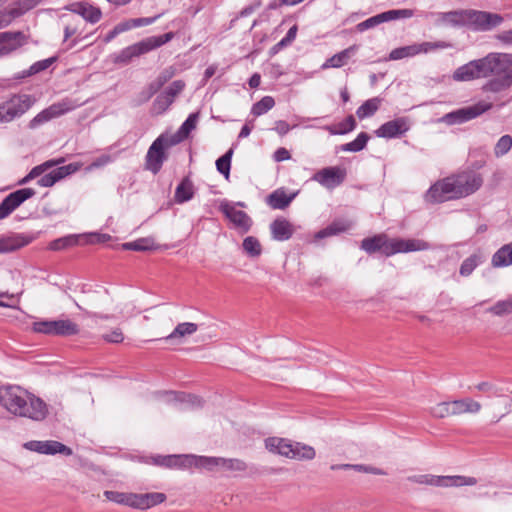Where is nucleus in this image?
Returning <instances> with one entry per match:
<instances>
[{"label": "nucleus", "instance_id": "nucleus-39", "mask_svg": "<svg viewBox=\"0 0 512 512\" xmlns=\"http://www.w3.org/2000/svg\"><path fill=\"white\" fill-rule=\"evenodd\" d=\"M474 388L482 393H485L488 398L491 397H504L505 390L503 387L498 386L495 383L483 381L474 386Z\"/></svg>", "mask_w": 512, "mask_h": 512}, {"label": "nucleus", "instance_id": "nucleus-62", "mask_svg": "<svg viewBox=\"0 0 512 512\" xmlns=\"http://www.w3.org/2000/svg\"><path fill=\"white\" fill-rule=\"evenodd\" d=\"M42 0H19L16 4V8L21 15H23L25 12L29 11L30 9L37 6L39 3H41Z\"/></svg>", "mask_w": 512, "mask_h": 512}, {"label": "nucleus", "instance_id": "nucleus-55", "mask_svg": "<svg viewBox=\"0 0 512 512\" xmlns=\"http://www.w3.org/2000/svg\"><path fill=\"white\" fill-rule=\"evenodd\" d=\"M243 249L245 250V252L247 254H249L250 256H253V257L259 256L261 253V245H260L259 241L252 236L246 237L244 239Z\"/></svg>", "mask_w": 512, "mask_h": 512}, {"label": "nucleus", "instance_id": "nucleus-38", "mask_svg": "<svg viewBox=\"0 0 512 512\" xmlns=\"http://www.w3.org/2000/svg\"><path fill=\"white\" fill-rule=\"evenodd\" d=\"M53 326V335L69 336L79 331L77 324L71 320H54Z\"/></svg>", "mask_w": 512, "mask_h": 512}, {"label": "nucleus", "instance_id": "nucleus-11", "mask_svg": "<svg viewBox=\"0 0 512 512\" xmlns=\"http://www.w3.org/2000/svg\"><path fill=\"white\" fill-rule=\"evenodd\" d=\"M492 106L493 105L491 102L482 100L474 105L466 106L447 113L442 117L441 120L448 125L462 124L477 118L486 111L490 110Z\"/></svg>", "mask_w": 512, "mask_h": 512}, {"label": "nucleus", "instance_id": "nucleus-24", "mask_svg": "<svg viewBox=\"0 0 512 512\" xmlns=\"http://www.w3.org/2000/svg\"><path fill=\"white\" fill-rule=\"evenodd\" d=\"M65 8L75 13L77 17L81 18L84 21V23H97L102 16V12L99 8L89 5L85 2L73 3L66 6Z\"/></svg>", "mask_w": 512, "mask_h": 512}, {"label": "nucleus", "instance_id": "nucleus-17", "mask_svg": "<svg viewBox=\"0 0 512 512\" xmlns=\"http://www.w3.org/2000/svg\"><path fill=\"white\" fill-rule=\"evenodd\" d=\"M61 20L64 23V42L73 38L69 43V48L86 39L87 36H82L86 25L81 18L74 15H62Z\"/></svg>", "mask_w": 512, "mask_h": 512}, {"label": "nucleus", "instance_id": "nucleus-36", "mask_svg": "<svg viewBox=\"0 0 512 512\" xmlns=\"http://www.w3.org/2000/svg\"><path fill=\"white\" fill-rule=\"evenodd\" d=\"M193 195L194 185L188 177H185L175 190V201L181 204L191 200Z\"/></svg>", "mask_w": 512, "mask_h": 512}, {"label": "nucleus", "instance_id": "nucleus-54", "mask_svg": "<svg viewBox=\"0 0 512 512\" xmlns=\"http://www.w3.org/2000/svg\"><path fill=\"white\" fill-rule=\"evenodd\" d=\"M63 162H64V158H59V159H56V160H49V161L44 162L41 165L35 166L29 172L30 173V177L29 178L35 179V178L41 176L42 174H44V172L47 171L49 168H51L53 166H56L58 164H61Z\"/></svg>", "mask_w": 512, "mask_h": 512}, {"label": "nucleus", "instance_id": "nucleus-26", "mask_svg": "<svg viewBox=\"0 0 512 512\" xmlns=\"http://www.w3.org/2000/svg\"><path fill=\"white\" fill-rule=\"evenodd\" d=\"M31 239L22 234L0 235V254L14 252L30 243Z\"/></svg>", "mask_w": 512, "mask_h": 512}, {"label": "nucleus", "instance_id": "nucleus-18", "mask_svg": "<svg viewBox=\"0 0 512 512\" xmlns=\"http://www.w3.org/2000/svg\"><path fill=\"white\" fill-rule=\"evenodd\" d=\"M24 448L29 451L45 455L62 454L65 456H71L73 454L71 448L55 440L28 441L24 444Z\"/></svg>", "mask_w": 512, "mask_h": 512}, {"label": "nucleus", "instance_id": "nucleus-8", "mask_svg": "<svg viewBox=\"0 0 512 512\" xmlns=\"http://www.w3.org/2000/svg\"><path fill=\"white\" fill-rule=\"evenodd\" d=\"M33 99L27 94H15L0 103V124L13 121L30 109Z\"/></svg>", "mask_w": 512, "mask_h": 512}, {"label": "nucleus", "instance_id": "nucleus-25", "mask_svg": "<svg viewBox=\"0 0 512 512\" xmlns=\"http://www.w3.org/2000/svg\"><path fill=\"white\" fill-rule=\"evenodd\" d=\"M430 248V244L421 239H393V251L397 253H408L416 251H424Z\"/></svg>", "mask_w": 512, "mask_h": 512}, {"label": "nucleus", "instance_id": "nucleus-16", "mask_svg": "<svg viewBox=\"0 0 512 512\" xmlns=\"http://www.w3.org/2000/svg\"><path fill=\"white\" fill-rule=\"evenodd\" d=\"M346 177V170L339 166L327 167L312 176V180L326 189L332 190L341 185Z\"/></svg>", "mask_w": 512, "mask_h": 512}, {"label": "nucleus", "instance_id": "nucleus-56", "mask_svg": "<svg viewBox=\"0 0 512 512\" xmlns=\"http://www.w3.org/2000/svg\"><path fill=\"white\" fill-rule=\"evenodd\" d=\"M171 97H169L164 92L157 96L153 103V110L160 114L168 109V107L173 103Z\"/></svg>", "mask_w": 512, "mask_h": 512}, {"label": "nucleus", "instance_id": "nucleus-47", "mask_svg": "<svg viewBox=\"0 0 512 512\" xmlns=\"http://www.w3.org/2000/svg\"><path fill=\"white\" fill-rule=\"evenodd\" d=\"M247 465L244 461L234 458H220V470L224 471H245Z\"/></svg>", "mask_w": 512, "mask_h": 512}, {"label": "nucleus", "instance_id": "nucleus-58", "mask_svg": "<svg viewBox=\"0 0 512 512\" xmlns=\"http://www.w3.org/2000/svg\"><path fill=\"white\" fill-rule=\"evenodd\" d=\"M81 167V163H70L68 165L58 167L57 169H55V172L57 174V177H59V180H61L66 176H69L77 172Z\"/></svg>", "mask_w": 512, "mask_h": 512}, {"label": "nucleus", "instance_id": "nucleus-21", "mask_svg": "<svg viewBox=\"0 0 512 512\" xmlns=\"http://www.w3.org/2000/svg\"><path fill=\"white\" fill-rule=\"evenodd\" d=\"M220 211L235 225V227L248 231L251 226L250 217L242 210H238L234 204L223 201L219 206Z\"/></svg>", "mask_w": 512, "mask_h": 512}, {"label": "nucleus", "instance_id": "nucleus-4", "mask_svg": "<svg viewBox=\"0 0 512 512\" xmlns=\"http://www.w3.org/2000/svg\"><path fill=\"white\" fill-rule=\"evenodd\" d=\"M220 458L221 457L197 456L192 454L167 456L158 455L152 458V463L160 466L179 468L195 466L209 471H214L220 470Z\"/></svg>", "mask_w": 512, "mask_h": 512}, {"label": "nucleus", "instance_id": "nucleus-48", "mask_svg": "<svg viewBox=\"0 0 512 512\" xmlns=\"http://www.w3.org/2000/svg\"><path fill=\"white\" fill-rule=\"evenodd\" d=\"M274 105L275 101L273 97L265 96L253 105L251 112L255 116H261L272 109Z\"/></svg>", "mask_w": 512, "mask_h": 512}, {"label": "nucleus", "instance_id": "nucleus-44", "mask_svg": "<svg viewBox=\"0 0 512 512\" xmlns=\"http://www.w3.org/2000/svg\"><path fill=\"white\" fill-rule=\"evenodd\" d=\"M368 140H369V136L366 133L361 132L356 137L355 140L342 145L341 150L346 151V152H359L365 148Z\"/></svg>", "mask_w": 512, "mask_h": 512}, {"label": "nucleus", "instance_id": "nucleus-46", "mask_svg": "<svg viewBox=\"0 0 512 512\" xmlns=\"http://www.w3.org/2000/svg\"><path fill=\"white\" fill-rule=\"evenodd\" d=\"M488 312L496 316H505L512 314V297L496 302L488 309Z\"/></svg>", "mask_w": 512, "mask_h": 512}, {"label": "nucleus", "instance_id": "nucleus-42", "mask_svg": "<svg viewBox=\"0 0 512 512\" xmlns=\"http://www.w3.org/2000/svg\"><path fill=\"white\" fill-rule=\"evenodd\" d=\"M104 495L109 501L134 508L135 494L117 491H105Z\"/></svg>", "mask_w": 512, "mask_h": 512}, {"label": "nucleus", "instance_id": "nucleus-63", "mask_svg": "<svg viewBox=\"0 0 512 512\" xmlns=\"http://www.w3.org/2000/svg\"><path fill=\"white\" fill-rule=\"evenodd\" d=\"M296 33H297V26H295V25H294V26H292V27L288 30V32H287V34H286V36H285L283 39H281V40H280V41L275 45V48H283V47H285V46H287V45L291 44V43L294 41L295 37H296Z\"/></svg>", "mask_w": 512, "mask_h": 512}, {"label": "nucleus", "instance_id": "nucleus-49", "mask_svg": "<svg viewBox=\"0 0 512 512\" xmlns=\"http://www.w3.org/2000/svg\"><path fill=\"white\" fill-rule=\"evenodd\" d=\"M232 155L233 150L229 149L223 156L216 160V167L218 172L224 175L226 178H228L230 174Z\"/></svg>", "mask_w": 512, "mask_h": 512}, {"label": "nucleus", "instance_id": "nucleus-51", "mask_svg": "<svg viewBox=\"0 0 512 512\" xmlns=\"http://www.w3.org/2000/svg\"><path fill=\"white\" fill-rule=\"evenodd\" d=\"M154 243L150 238H141L133 242L123 244V248L133 251H146L152 249Z\"/></svg>", "mask_w": 512, "mask_h": 512}, {"label": "nucleus", "instance_id": "nucleus-29", "mask_svg": "<svg viewBox=\"0 0 512 512\" xmlns=\"http://www.w3.org/2000/svg\"><path fill=\"white\" fill-rule=\"evenodd\" d=\"M197 330L198 325L196 323L182 322L179 323L164 340L180 344L185 337L193 335Z\"/></svg>", "mask_w": 512, "mask_h": 512}, {"label": "nucleus", "instance_id": "nucleus-57", "mask_svg": "<svg viewBox=\"0 0 512 512\" xmlns=\"http://www.w3.org/2000/svg\"><path fill=\"white\" fill-rule=\"evenodd\" d=\"M20 14L16 7H10L0 12V29L7 27Z\"/></svg>", "mask_w": 512, "mask_h": 512}, {"label": "nucleus", "instance_id": "nucleus-41", "mask_svg": "<svg viewBox=\"0 0 512 512\" xmlns=\"http://www.w3.org/2000/svg\"><path fill=\"white\" fill-rule=\"evenodd\" d=\"M430 414L437 419L455 416L453 401L440 402L430 408Z\"/></svg>", "mask_w": 512, "mask_h": 512}, {"label": "nucleus", "instance_id": "nucleus-19", "mask_svg": "<svg viewBox=\"0 0 512 512\" xmlns=\"http://www.w3.org/2000/svg\"><path fill=\"white\" fill-rule=\"evenodd\" d=\"M26 43L27 38L23 32H0V58L9 56Z\"/></svg>", "mask_w": 512, "mask_h": 512}, {"label": "nucleus", "instance_id": "nucleus-60", "mask_svg": "<svg viewBox=\"0 0 512 512\" xmlns=\"http://www.w3.org/2000/svg\"><path fill=\"white\" fill-rule=\"evenodd\" d=\"M184 87L185 83L183 81L176 80L165 89L164 93L171 97L172 101H174L175 97L181 93Z\"/></svg>", "mask_w": 512, "mask_h": 512}, {"label": "nucleus", "instance_id": "nucleus-2", "mask_svg": "<svg viewBox=\"0 0 512 512\" xmlns=\"http://www.w3.org/2000/svg\"><path fill=\"white\" fill-rule=\"evenodd\" d=\"M483 185L481 174L471 170L461 171L434 183L425 194L428 203H442L465 198Z\"/></svg>", "mask_w": 512, "mask_h": 512}, {"label": "nucleus", "instance_id": "nucleus-6", "mask_svg": "<svg viewBox=\"0 0 512 512\" xmlns=\"http://www.w3.org/2000/svg\"><path fill=\"white\" fill-rule=\"evenodd\" d=\"M174 38L173 32H168L160 36H151L144 40L137 42L122 49L119 53L113 57V62L116 64H128L134 57H138L145 53H148L162 45L168 43Z\"/></svg>", "mask_w": 512, "mask_h": 512}, {"label": "nucleus", "instance_id": "nucleus-61", "mask_svg": "<svg viewBox=\"0 0 512 512\" xmlns=\"http://www.w3.org/2000/svg\"><path fill=\"white\" fill-rule=\"evenodd\" d=\"M53 321H39L33 323V330L38 333L53 335Z\"/></svg>", "mask_w": 512, "mask_h": 512}, {"label": "nucleus", "instance_id": "nucleus-35", "mask_svg": "<svg viewBox=\"0 0 512 512\" xmlns=\"http://www.w3.org/2000/svg\"><path fill=\"white\" fill-rule=\"evenodd\" d=\"M491 263L496 268L512 265V242L498 249L492 256Z\"/></svg>", "mask_w": 512, "mask_h": 512}, {"label": "nucleus", "instance_id": "nucleus-52", "mask_svg": "<svg viewBox=\"0 0 512 512\" xmlns=\"http://www.w3.org/2000/svg\"><path fill=\"white\" fill-rule=\"evenodd\" d=\"M117 157V154L111 155V154H102L99 157L95 158L93 162L88 165L85 170L86 172H91L95 169H99L102 167H105L106 165L112 163Z\"/></svg>", "mask_w": 512, "mask_h": 512}, {"label": "nucleus", "instance_id": "nucleus-15", "mask_svg": "<svg viewBox=\"0 0 512 512\" xmlns=\"http://www.w3.org/2000/svg\"><path fill=\"white\" fill-rule=\"evenodd\" d=\"M35 194L36 191L33 188H21L7 195L0 203V220L7 218Z\"/></svg>", "mask_w": 512, "mask_h": 512}, {"label": "nucleus", "instance_id": "nucleus-30", "mask_svg": "<svg viewBox=\"0 0 512 512\" xmlns=\"http://www.w3.org/2000/svg\"><path fill=\"white\" fill-rule=\"evenodd\" d=\"M357 51V46L352 45L339 53H336L332 57L328 58L321 66L322 69L328 68H340L347 64L349 59L354 56Z\"/></svg>", "mask_w": 512, "mask_h": 512}, {"label": "nucleus", "instance_id": "nucleus-10", "mask_svg": "<svg viewBox=\"0 0 512 512\" xmlns=\"http://www.w3.org/2000/svg\"><path fill=\"white\" fill-rule=\"evenodd\" d=\"M452 45L446 41L422 42L393 49L389 54V60H401L414 57L419 54H427L439 49H447Z\"/></svg>", "mask_w": 512, "mask_h": 512}, {"label": "nucleus", "instance_id": "nucleus-53", "mask_svg": "<svg viewBox=\"0 0 512 512\" xmlns=\"http://www.w3.org/2000/svg\"><path fill=\"white\" fill-rule=\"evenodd\" d=\"M479 263H480V259L477 255H472V256L466 258L460 266V270H459L460 275L464 276V277L471 275V273L479 265Z\"/></svg>", "mask_w": 512, "mask_h": 512}, {"label": "nucleus", "instance_id": "nucleus-20", "mask_svg": "<svg viewBox=\"0 0 512 512\" xmlns=\"http://www.w3.org/2000/svg\"><path fill=\"white\" fill-rule=\"evenodd\" d=\"M361 248L370 254L380 251L386 256L394 255L393 239H389L385 234L363 239Z\"/></svg>", "mask_w": 512, "mask_h": 512}, {"label": "nucleus", "instance_id": "nucleus-3", "mask_svg": "<svg viewBox=\"0 0 512 512\" xmlns=\"http://www.w3.org/2000/svg\"><path fill=\"white\" fill-rule=\"evenodd\" d=\"M0 405L16 417L33 421H43L48 415L47 404L18 385L1 386Z\"/></svg>", "mask_w": 512, "mask_h": 512}, {"label": "nucleus", "instance_id": "nucleus-7", "mask_svg": "<svg viewBox=\"0 0 512 512\" xmlns=\"http://www.w3.org/2000/svg\"><path fill=\"white\" fill-rule=\"evenodd\" d=\"M174 145L167 134H161L156 138L145 156V169L157 174L167 159V150Z\"/></svg>", "mask_w": 512, "mask_h": 512}, {"label": "nucleus", "instance_id": "nucleus-27", "mask_svg": "<svg viewBox=\"0 0 512 512\" xmlns=\"http://www.w3.org/2000/svg\"><path fill=\"white\" fill-rule=\"evenodd\" d=\"M199 120V113H191L188 118L183 122L180 128L173 135H169L172 143L177 145L178 143L184 141L189 134L196 128Z\"/></svg>", "mask_w": 512, "mask_h": 512}, {"label": "nucleus", "instance_id": "nucleus-45", "mask_svg": "<svg viewBox=\"0 0 512 512\" xmlns=\"http://www.w3.org/2000/svg\"><path fill=\"white\" fill-rule=\"evenodd\" d=\"M77 244H78V236L77 235H68V236L53 240L49 244V249L53 250V251H60L65 248L75 246Z\"/></svg>", "mask_w": 512, "mask_h": 512}, {"label": "nucleus", "instance_id": "nucleus-13", "mask_svg": "<svg viewBox=\"0 0 512 512\" xmlns=\"http://www.w3.org/2000/svg\"><path fill=\"white\" fill-rule=\"evenodd\" d=\"M414 16V11L411 9H394L382 12L375 16L366 19L356 25L358 32H364L368 29L374 28L382 23L394 21L398 19H408Z\"/></svg>", "mask_w": 512, "mask_h": 512}, {"label": "nucleus", "instance_id": "nucleus-22", "mask_svg": "<svg viewBox=\"0 0 512 512\" xmlns=\"http://www.w3.org/2000/svg\"><path fill=\"white\" fill-rule=\"evenodd\" d=\"M409 130V123L407 118L400 117L390 120L382 124L376 131L375 134L380 138H396Z\"/></svg>", "mask_w": 512, "mask_h": 512}, {"label": "nucleus", "instance_id": "nucleus-28", "mask_svg": "<svg viewBox=\"0 0 512 512\" xmlns=\"http://www.w3.org/2000/svg\"><path fill=\"white\" fill-rule=\"evenodd\" d=\"M270 230L272 237L277 241L290 239L294 232L292 224L285 218L275 219L270 225Z\"/></svg>", "mask_w": 512, "mask_h": 512}, {"label": "nucleus", "instance_id": "nucleus-59", "mask_svg": "<svg viewBox=\"0 0 512 512\" xmlns=\"http://www.w3.org/2000/svg\"><path fill=\"white\" fill-rule=\"evenodd\" d=\"M58 181H59V177H57L55 170H53L47 174L42 175L38 179L37 183L41 187H51Z\"/></svg>", "mask_w": 512, "mask_h": 512}, {"label": "nucleus", "instance_id": "nucleus-50", "mask_svg": "<svg viewBox=\"0 0 512 512\" xmlns=\"http://www.w3.org/2000/svg\"><path fill=\"white\" fill-rule=\"evenodd\" d=\"M512 148V137L508 134L499 138L494 146V154L496 157H502Z\"/></svg>", "mask_w": 512, "mask_h": 512}, {"label": "nucleus", "instance_id": "nucleus-23", "mask_svg": "<svg viewBox=\"0 0 512 512\" xmlns=\"http://www.w3.org/2000/svg\"><path fill=\"white\" fill-rule=\"evenodd\" d=\"M162 401L175 403L180 408H196L202 405V400L195 395L184 392L164 391L160 393Z\"/></svg>", "mask_w": 512, "mask_h": 512}, {"label": "nucleus", "instance_id": "nucleus-31", "mask_svg": "<svg viewBox=\"0 0 512 512\" xmlns=\"http://www.w3.org/2000/svg\"><path fill=\"white\" fill-rule=\"evenodd\" d=\"M165 500V494L159 492L135 494L134 508L145 510L157 504H160Z\"/></svg>", "mask_w": 512, "mask_h": 512}, {"label": "nucleus", "instance_id": "nucleus-12", "mask_svg": "<svg viewBox=\"0 0 512 512\" xmlns=\"http://www.w3.org/2000/svg\"><path fill=\"white\" fill-rule=\"evenodd\" d=\"M502 22L503 17L499 14L473 9L466 10V26L472 30L489 31Z\"/></svg>", "mask_w": 512, "mask_h": 512}, {"label": "nucleus", "instance_id": "nucleus-5", "mask_svg": "<svg viewBox=\"0 0 512 512\" xmlns=\"http://www.w3.org/2000/svg\"><path fill=\"white\" fill-rule=\"evenodd\" d=\"M265 447L272 453L295 460H312L316 455L312 446L278 437L266 439Z\"/></svg>", "mask_w": 512, "mask_h": 512}, {"label": "nucleus", "instance_id": "nucleus-34", "mask_svg": "<svg viewBox=\"0 0 512 512\" xmlns=\"http://www.w3.org/2000/svg\"><path fill=\"white\" fill-rule=\"evenodd\" d=\"M352 226H353V223L351 221H347V220L334 221L326 228L318 231L315 234V239H323L326 237L338 235L340 233L350 230L352 228Z\"/></svg>", "mask_w": 512, "mask_h": 512}, {"label": "nucleus", "instance_id": "nucleus-40", "mask_svg": "<svg viewBox=\"0 0 512 512\" xmlns=\"http://www.w3.org/2000/svg\"><path fill=\"white\" fill-rule=\"evenodd\" d=\"M380 99L375 97L366 100L356 111V115L359 119H364L375 114L379 109Z\"/></svg>", "mask_w": 512, "mask_h": 512}, {"label": "nucleus", "instance_id": "nucleus-33", "mask_svg": "<svg viewBox=\"0 0 512 512\" xmlns=\"http://www.w3.org/2000/svg\"><path fill=\"white\" fill-rule=\"evenodd\" d=\"M455 416L462 414H477L481 411L482 405L472 398L453 400Z\"/></svg>", "mask_w": 512, "mask_h": 512}, {"label": "nucleus", "instance_id": "nucleus-37", "mask_svg": "<svg viewBox=\"0 0 512 512\" xmlns=\"http://www.w3.org/2000/svg\"><path fill=\"white\" fill-rule=\"evenodd\" d=\"M293 198L294 195L288 196L285 191L276 190L268 196L267 203L273 209H285Z\"/></svg>", "mask_w": 512, "mask_h": 512}, {"label": "nucleus", "instance_id": "nucleus-9", "mask_svg": "<svg viewBox=\"0 0 512 512\" xmlns=\"http://www.w3.org/2000/svg\"><path fill=\"white\" fill-rule=\"evenodd\" d=\"M413 482L436 487H462L474 486L478 483L475 477L470 476H436V475H416L410 478Z\"/></svg>", "mask_w": 512, "mask_h": 512}, {"label": "nucleus", "instance_id": "nucleus-14", "mask_svg": "<svg viewBox=\"0 0 512 512\" xmlns=\"http://www.w3.org/2000/svg\"><path fill=\"white\" fill-rule=\"evenodd\" d=\"M78 106L77 103L65 99L61 102L52 104L48 108L42 110L40 113H38L31 121H30V127L36 128L39 125H42L54 118H57L69 111L74 110Z\"/></svg>", "mask_w": 512, "mask_h": 512}, {"label": "nucleus", "instance_id": "nucleus-32", "mask_svg": "<svg viewBox=\"0 0 512 512\" xmlns=\"http://www.w3.org/2000/svg\"><path fill=\"white\" fill-rule=\"evenodd\" d=\"M437 23L450 26H466V10L438 13Z\"/></svg>", "mask_w": 512, "mask_h": 512}, {"label": "nucleus", "instance_id": "nucleus-64", "mask_svg": "<svg viewBox=\"0 0 512 512\" xmlns=\"http://www.w3.org/2000/svg\"><path fill=\"white\" fill-rule=\"evenodd\" d=\"M163 14H158L154 17H143V18H135L132 19L131 24L134 25V28L141 26H148L156 22Z\"/></svg>", "mask_w": 512, "mask_h": 512}, {"label": "nucleus", "instance_id": "nucleus-1", "mask_svg": "<svg viewBox=\"0 0 512 512\" xmlns=\"http://www.w3.org/2000/svg\"><path fill=\"white\" fill-rule=\"evenodd\" d=\"M481 88L484 93H501L512 86V54L493 52L485 57L472 60L453 73L457 82H468L480 78H489Z\"/></svg>", "mask_w": 512, "mask_h": 512}, {"label": "nucleus", "instance_id": "nucleus-43", "mask_svg": "<svg viewBox=\"0 0 512 512\" xmlns=\"http://www.w3.org/2000/svg\"><path fill=\"white\" fill-rule=\"evenodd\" d=\"M356 127L355 119L352 115L348 116L344 121L337 124V126H326L325 129L331 134H346Z\"/></svg>", "mask_w": 512, "mask_h": 512}]
</instances>
